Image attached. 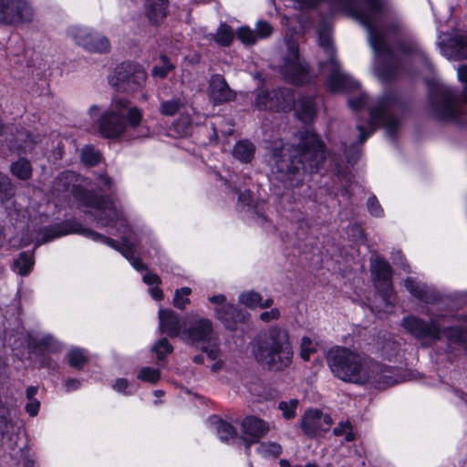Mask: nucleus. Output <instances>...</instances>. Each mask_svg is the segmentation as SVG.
I'll list each match as a JSON object with an SVG mask.
<instances>
[{
	"mask_svg": "<svg viewBox=\"0 0 467 467\" xmlns=\"http://www.w3.org/2000/svg\"><path fill=\"white\" fill-rule=\"evenodd\" d=\"M333 5L335 10L349 14L367 30L369 45L379 63L392 59L387 40L391 36H401L407 41L401 45V51L412 56L420 67L431 68L427 56L410 36L406 26L386 0H336Z\"/></svg>",
	"mask_w": 467,
	"mask_h": 467,
	"instance_id": "f257e3e1",
	"label": "nucleus"
},
{
	"mask_svg": "<svg viewBox=\"0 0 467 467\" xmlns=\"http://www.w3.org/2000/svg\"><path fill=\"white\" fill-rule=\"evenodd\" d=\"M269 164L276 178L291 188L301 184L305 173L317 172L326 159L325 145L318 136L306 130L296 147L282 140L271 142Z\"/></svg>",
	"mask_w": 467,
	"mask_h": 467,
	"instance_id": "f03ea898",
	"label": "nucleus"
},
{
	"mask_svg": "<svg viewBox=\"0 0 467 467\" xmlns=\"http://www.w3.org/2000/svg\"><path fill=\"white\" fill-rule=\"evenodd\" d=\"M256 362L271 371H284L293 361L294 351L289 332L279 325H271L257 332L250 342Z\"/></svg>",
	"mask_w": 467,
	"mask_h": 467,
	"instance_id": "7ed1b4c3",
	"label": "nucleus"
},
{
	"mask_svg": "<svg viewBox=\"0 0 467 467\" xmlns=\"http://www.w3.org/2000/svg\"><path fill=\"white\" fill-rule=\"evenodd\" d=\"M99 113L97 105L90 107L89 116L97 118L96 127L99 133L106 139H118L126 133L128 128L136 130L142 120L140 109L131 106L130 101L123 97L115 96L109 110Z\"/></svg>",
	"mask_w": 467,
	"mask_h": 467,
	"instance_id": "20e7f679",
	"label": "nucleus"
},
{
	"mask_svg": "<svg viewBox=\"0 0 467 467\" xmlns=\"http://www.w3.org/2000/svg\"><path fill=\"white\" fill-rule=\"evenodd\" d=\"M70 233L81 234L94 241L104 243L115 250L120 252L121 254L129 260V262L137 271L141 272L148 270L147 265H145L139 256H136L135 244L130 236L124 235L122 237V244L120 245L114 239L104 236L91 229L83 228L80 223L73 221H67L63 223H58L44 228L41 232V237H39L36 242V246L41 245L55 238Z\"/></svg>",
	"mask_w": 467,
	"mask_h": 467,
	"instance_id": "39448f33",
	"label": "nucleus"
},
{
	"mask_svg": "<svg viewBox=\"0 0 467 467\" xmlns=\"http://www.w3.org/2000/svg\"><path fill=\"white\" fill-rule=\"evenodd\" d=\"M327 365L337 379L358 385L367 384L372 358L344 347L332 348L327 352Z\"/></svg>",
	"mask_w": 467,
	"mask_h": 467,
	"instance_id": "423d86ee",
	"label": "nucleus"
},
{
	"mask_svg": "<svg viewBox=\"0 0 467 467\" xmlns=\"http://www.w3.org/2000/svg\"><path fill=\"white\" fill-rule=\"evenodd\" d=\"M441 317V316L433 315L430 320L426 321L411 315L402 318L401 327L424 345L440 340L442 334L450 343L467 344V329L451 327L442 330Z\"/></svg>",
	"mask_w": 467,
	"mask_h": 467,
	"instance_id": "0eeeda50",
	"label": "nucleus"
},
{
	"mask_svg": "<svg viewBox=\"0 0 467 467\" xmlns=\"http://www.w3.org/2000/svg\"><path fill=\"white\" fill-rule=\"evenodd\" d=\"M402 105L394 94H385L380 97L375 105L369 108V121L368 128L361 124L357 125L358 130V141L363 143L378 127H384L391 136L400 126L398 113Z\"/></svg>",
	"mask_w": 467,
	"mask_h": 467,
	"instance_id": "6e6552de",
	"label": "nucleus"
},
{
	"mask_svg": "<svg viewBox=\"0 0 467 467\" xmlns=\"http://www.w3.org/2000/svg\"><path fill=\"white\" fill-rule=\"evenodd\" d=\"M317 34L319 46L327 57V61L320 62V68L322 73L327 76L328 88L333 92H337L358 88V83L340 69V66L335 57L329 27L327 26H321Z\"/></svg>",
	"mask_w": 467,
	"mask_h": 467,
	"instance_id": "1a4fd4ad",
	"label": "nucleus"
},
{
	"mask_svg": "<svg viewBox=\"0 0 467 467\" xmlns=\"http://www.w3.org/2000/svg\"><path fill=\"white\" fill-rule=\"evenodd\" d=\"M429 99L433 113L443 120L457 119L461 108L467 102V94H458L443 82L438 81L431 88Z\"/></svg>",
	"mask_w": 467,
	"mask_h": 467,
	"instance_id": "9d476101",
	"label": "nucleus"
},
{
	"mask_svg": "<svg viewBox=\"0 0 467 467\" xmlns=\"http://www.w3.org/2000/svg\"><path fill=\"white\" fill-rule=\"evenodd\" d=\"M147 79V73L138 63L123 62L110 78V84L120 92L134 93L140 90Z\"/></svg>",
	"mask_w": 467,
	"mask_h": 467,
	"instance_id": "9b49d317",
	"label": "nucleus"
},
{
	"mask_svg": "<svg viewBox=\"0 0 467 467\" xmlns=\"http://www.w3.org/2000/svg\"><path fill=\"white\" fill-rule=\"evenodd\" d=\"M286 54L283 57L280 72L289 82L299 85L308 80V70L299 57L298 46L292 40L286 41Z\"/></svg>",
	"mask_w": 467,
	"mask_h": 467,
	"instance_id": "f8f14e48",
	"label": "nucleus"
},
{
	"mask_svg": "<svg viewBox=\"0 0 467 467\" xmlns=\"http://www.w3.org/2000/svg\"><path fill=\"white\" fill-rule=\"evenodd\" d=\"M67 33L76 45L88 52L106 54L111 49L109 39L98 32L75 26L69 27Z\"/></svg>",
	"mask_w": 467,
	"mask_h": 467,
	"instance_id": "ddd939ff",
	"label": "nucleus"
},
{
	"mask_svg": "<svg viewBox=\"0 0 467 467\" xmlns=\"http://www.w3.org/2000/svg\"><path fill=\"white\" fill-rule=\"evenodd\" d=\"M76 175L73 171H64L60 173L54 182V191L60 193H71L83 205H94L98 203L95 192L77 185Z\"/></svg>",
	"mask_w": 467,
	"mask_h": 467,
	"instance_id": "4468645a",
	"label": "nucleus"
},
{
	"mask_svg": "<svg viewBox=\"0 0 467 467\" xmlns=\"http://www.w3.org/2000/svg\"><path fill=\"white\" fill-rule=\"evenodd\" d=\"M32 18L33 10L26 0H0V25L13 26Z\"/></svg>",
	"mask_w": 467,
	"mask_h": 467,
	"instance_id": "2eb2a0df",
	"label": "nucleus"
},
{
	"mask_svg": "<svg viewBox=\"0 0 467 467\" xmlns=\"http://www.w3.org/2000/svg\"><path fill=\"white\" fill-rule=\"evenodd\" d=\"M97 202L94 205H85L95 210L90 214L94 217L97 223L102 226H114L116 223L120 222L125 225V220L119 210L117 209L113 201L105 195H99L95 193Z\"/></svg>",
	"mask_w": 467,
	"mask_h": 467,
	"instance_id": "dca6fc26",
	"label": "nucleus"
},
{
	"mask_svg": "<svg viewBox=\"0 0 467 467\" xmlns=\"http://www.w3.org/2000/svg\"><path fill=\"white\" fill-rule=\"evenodd\" d=\"M294 94L290 89L261 91L256 95L255 105L260 109L286 111L292 109Z\"/></svg>",
	"mask_w": 467,
	"mask_h": 467,
	"instance_id": "f3484780",
	"label": "nucleus"
},
{
	"mask_svg": "<svg viewBox=\"0 0 467 467\" xmlns=\"http://www.w3.org/2000/svg\"><path fill=\"white\" fill-rule=\"evenodd\" d=\"M371 271L375 276V286L388 304H391L392 271L389 264L378 255L371 257Z\"/></svg>",
	"mask_w": 467,
	"mask_h": 467,
	"instance_id": "a211bd4d",
	"label": "nucleus"
},
{
	"mask_svg": "<svg viewBox=\"0 0 467 467\" xmlns=\"http://www.w3.org/2000/svg\"><path fill=\"white\" fill-rule=\"evenodd\" d=\"M213 327L210 319L198 317L191 320L182 330V339L190 345L210 342Z\"/></svg>",
	"mask_w": 467,
	"mask_h": 467,
	"instance_id": "6ab92c4d",
	"label": "nucleus"
},
{
	"mask_svg": "<svg viewBox=\"0 0 467 467\" xmlns=\"http://www.w3.org/2000/svg\"><path fill=\"white\" fill-rule=\"evenodd\" d=\"M437 44L441 54L449 59L467 58V35H439Z\"/></svg>",
	"mask_w": 467,
	"mask_h": 467,
	"instance_id": "aec40b11",
	"label": "nucleus"
},
{
	"mask_svg": "<svg viewBox=\"0 0 467 467\" xmlns=\"http://www.w3.org/2000/svg\"><path fill=\"white\" fill-rule=\"evenodd\" d=\"M332 420L329 415L324 414L317 410H308L305 412L301 428L307 436H315L329 430Z\"/></svg>",
	"mask_w": 467,
	"mask_h": 467,
	"instance_id": "412c9836",
	"label": "nucleus"
},
{
	"mask_svg": "<svg viewBox=\"0 0 467 467\" xmlns=\"http://www.w3.org/2000/svg\"><path fill=\"white\" fill-rule=\"evenodd\" d=\"M270 431V424L256 417H247L241 424V437L248 446L258 441Z\"/></svg>",
	"mask_w": 467,
	"mask_h": 467,
	"instance_id": "4be33fe9",
	"label": "nucleus"
},
{
	"mask_svg": "<svg viewBox=\"0 0 467 467\" xmlns=\"http://www.w3.org/2000/svg\"><path fill=\"white\" fill-rule=\"evenodd\" d=\"M397 373L393 368L388 367L372 359L368 369L367 384L374 385L377 388H386L397 382Z\"/></svg>",
	"mask_w": 467,
	"mask_h": 467,
	"instance_id": "5701e85b",
	"label": "nucleus"
},
{
	"mask_svg": "<svg viewBox=\"0 0 467 467\" xmlns=\"http://www.w3.org/2000/svg\"><path fill=\"white\" fill-rule=\"evenodd\" d=\"M272 34V26L264 20L256 23L255 30L248 26H242L237 30V37L245 46H253L259 40L268 38Z\"/></svg>",
	"mask_w": 467,
	"mask_h": 467,
	"instance_id": "b1692460",
	"label": "nucleus"
},
{
	"mask_svg": "<svg viewBox=\"0 0 467 467\" xmlns=\"http://www.w3.org/2000/svg\"><path fill=\"white\" fill-rule=\"evenodd\" d=\"M160 329L167 333L171 337L182 335V327L178 315L171 309H161L159 311Z\"/></svg>",
	"mask_w": 467,
	"mask_h": 467,
	"instance_id": "393cba45",
	"label": "nucleus"
},
{
	"mask_svg": "<svg viewBox=\"0 0 467 467\" xmlns=\"http://www.w3.org/2000/svg\"><path fill=\"white\" fill-rule=\"evenodd\" d=\"M405 286L413 296L425 303L433 304L439 298V295L432 287L412 278H407L405 280Z\"/></svg>",
	"mask_w": 467,
	"mask_h": 467,
	"instance_id": "a878e982",
	"label": "nucleus"
},
{
	"mask_svg": "<svg viewBox=\"0 0 467 467\" xmlns=\"http://www.w3.org/2000/svg\"><path fill=\"white\" fill-rule=\"evenodd\" d=\"M232 90L225 79L221 75L212 77L209 87L211 99L215 104H222L228 101L231 98Z\"/></svg>",
	"mask_w": 467,
	"mask_h": 467,
	"instance_id": "bb28decb",
	"label": "nucleus"
},
{
	"mask_svg": "<svg viewBox=\"0 0 467 467\" xmlns=\"http://www.w3.org/2000/svg\"><path fill=\"white\" fill-rule=\"evenodd\" d=\"M296 117L305 123L311 122L316 116V104L311 97H302L292 103Z\"/></svg>",
	"mask_w": 467,
	"mask_h": 467,
	"instance_id": "cd10ccee",
	"label": "nucleus"
},
{
	"mask_svg": "<svg viewBox=\"0 0 467 467\" xmlns=\"http://www.w3.org/2000/svg\"><path fill=\"white\" fill-rule=\"evenodd\" d=\"M16 136L9 140L10 147L23 153L30 151L38 142L36 138L23 128H16Z\"/></svg>",
	"mask_w": 467,
	"mask_h": 467,
	"instance_id": "c85d7f7f",
	"label": "nucleus"
},
{
	"mask_svg": "<svg viewBox=\"0 0 467 467\" xmlns=\"http://www.w3.org/2000/svg\"><path fill=\"white\" fill-rule=\"evenodd\" d=\"M168 0H146L145 12L152 24L161 23L166 16Z\"/></svg>",
	"mask_w": 467,
	"mask_h": 467,
	"instance_id": "c756f323",
	"label": "nucleus"
},
{
	"mask_svg": "<svg viewBox=\"0 0 467 467\" xmlns=\"http://www.w3.org/2000/svg\"><path fill=\"white\" fill-rule=\"evenodd\" d=\"M10 172L18 180L28 181L33 175L31 162L26 158H19L10 165Z\"/></svg>",
	"mask_w": 467,
	"mask_h": 467,
	"instance_id": "7c9ffc66",
	"label": "nucleus"
},
{
	"mask_svg": "<svg viewBox=\"0 0 467 467\" xmlns=\"http://www.w3.org/2000/svg\"><path fill=\"white\" fill-rule=\"evenodd\" d=\"M210 425L216 429L217 434L222 441H228L233 437V427L216 415H212L208 419Z\"/></svg>",
	"mask_w": 467,
	"mask_h": 467,
	"instance_id": "2f4dec72",
	"label": "nucleus"
},
{
	"mask_svg": "<svg viewBox=\"0 0 467 467\" xmlns=\"http://www.w3.org/2000/svg\"><path fill=\"white\" fill-rule=\"evenodd\" d=\"M209 39L213 40L216 44L222 47H228L232 44L234 39V33L232 27L223 23L220 25L215 34H210Z\"/></svg>",
	"mask_w": 467,
	"mask_h": 467,
	"instance_id": "473e14b6",
	"label": "nucleus"
},
{
	"mask_svg": "<svg viewBox=\"0 0 467 467\" xmlns=\"http://www.w3.org/2000/svg\"><path fill=\"white\" fill-rule=\"evenodd\" d=\"M255 151V147L247 140H243L235 143V159L241 162L247 163L252 161Z\"/></svg>",
	"mask_w": 467,
	"mask_h": 467,
	"instance_id": "72a5a7b5",
	"label": "nucleus"
},
{
	"mask_svg": "<svg viewBox=\"0 0 467 467\" xmlns=\"http://www.w3.org/2000/svg\"><path fill=\"white\" fill-rule=\"evenodd\" d=\"M217 318L230 330L234 329V306L231 304L215 307Z\"/></svg>",
	"mask_w": 467,
	"mask_h": 467,
	"instance_id": "f704fd0d",
	"label": "nucleus"
},
{
	"mask_svg": "<svg viewBox=\"0 0 467 467\" xmlns=\"http://www.w3.org/2000/svg\"><path fill=\"white\" fill-rule=\"evenodd\" d=\"M184 102L181 98H172L170 100L161 101L160 105V112L164 116H174L183 107Z\"/></svg>",
	"mask_w": 467,
	"mask_h": 467,
	"instance_id": "c9c22d12",
	"label": "nucleus"
},
{
	"mask_svg": "<svg viewBox=\"0 0 467 467\" xmlns=\"http://www.w3.org/2000/svg\"><path fill=\"white\" fill-rule=\"evenodd\" d=\"M239 303L247 308H258L261 301V294L254 290H246L242 292L238 296Z\"/></svg>",
	"mask_w": 467,
	"mask_h": 467,
	"instance_id": "e433bc0d",
	"label": "nucleus"
},
{
	"mask_svg": "<svg viewBox=\"0 0 467 467\" xmlns=\"http://www.w3.org/2000/svg\"><path fill=\"white\" fill-rule=\"evenodd\" d=\"M160 60L161 64L156 65L152 67L151 75L154 78H165L171 71L174 70L175 66L165 55H161L160 57Z\"/></svg>",
	"mask_w": 467,
	"mask_h": 467,
	"instance_id": "4c0bfd02",
	"label": "nucleus"
},
{
	"mask_svg": "<svg viewBox=\"0 0 467 467\" xmlns=\"http://www.w3.org/2000/svg\"><path fill=\"white\" fill-rule=\"evenodd\" d=\"M299 405L297 399H290L288 400H282L278 403V410L282 412V416L285 420H292L296 416V410Z\"/></svg>",
	"mask_w": 467,
	"mask_h": 467,
	"instance_id": "58836bf2",
	"label": "nucleus"
},
{
	"mask_svg": "<svg viewBox=\"0 0 467 467\" xmlns=\"http://www.w3.org/2000/svg\"><path fill=\"white\" fill-rule=\"evenodd\" d=\"M14 265L18 268V272L21 275H26L31 271L34 261L32 255L26 252H22L18 258L15 260Z\"/></svg>",
	"mask_w": 467,
	"mask_h": 467,
	"instance_id": "ea45409f",
	"label": "nucleus"
},
{
	"mask_svg": "<svg viewBox=\"0 0 467 467\" xmlns=\"http://www.w3.org/2000/svg\"><path fill=\"white\" fill-rule=\"evenodd\" d=\"M101 160V155L99 150H95L92 146H85L81 151V161L88 166H95Z\"/></svg>",
	"mask_w": 467,
	"mask_h": 467,
	"instance_id": "a19ab883",
	"label": "nucleus"
},
{
	"mask_svg": "<svg viewBox=\"0 0 467 467\" xmlns=\"http://www.w3.org/2000/svg\"><path fill=\"white\" fill-rule=\"evenodd\" d=\"M151 351L156 354L157 360L160 362L173 351V347L169 343L167 338L163 337L152 346Z\"/></svg>",
	"mask_w": 467,
	"mask_h": 467,
	"instance_id": "79ce46f5",
	"label": "nucleus"
},
{
	"mask_svg": "<svg viewBox=\"0 0 467 467\" xmlns=\"http://www.w3.org/2000/svg\"><path fill=\"white\" fill-rule=\"evenodd\" d=\"M137 378L144 382L156 384L161 379V371L150 367H143L139 371Z\"/></svg>",
	"mask_w": 467,
	"mask_h": 467,
	"instance_id": "37998d69",
	"label": "nucleus"
},
{
	"mask_svg": "<svg viewBox=\"0 0 467 467\" xmlns=\"http://www.w3.org/2000/svg\"><path fill=\"white\" fill-rule=\"evenodd\" d=\"M192 289L190 287H182L181 289H177L173 297V306L179 309H184L188 304H190V299L188 296L191 295Z\"/></svg>",
	"mask_w": 467,
	"mask_h": 467,
	"instance_id": "c03bdc74",
	"label": "nucleus"
},
{
	"mask_svg": "<svg viewBox=\"0 0 467 467\" xmlns=\"http://www.w3.org/2000/svg\"><path fill=\"white\" fill-rule=\"evenodd\" d=\"M258 451L265 457H277L282 452V447L277 442L267 441L259 445Z\"/></svg>",
	"mask_w": 467,
	"mask_h": 467,
	"instance_id": "a18cd8bd",
	"label": "nucleus"
},
{
	"mask_svg": "<svg viewBox=\"0 0 467 467\" xmlns=\"http://www.w3.org/2000/svg\"><path fill=\"white\" fill-rule=\"evenodd\" d=\"M14 194V188L9 177L0 172V199L7 200Z\"/></svg>",
	"mask_w": 467,
	"mask_h": 467,
	"instance_id": "49530a36",
	"label": "nucleus"
},
{
	"mask_svg": "<svg viewBox=\"0 0 467 467\" xmlns=\"http://www.w3.org/2000/svg\"><path fill=\"white\" fill-rule=\"evenodd\" d=\"M87 362L88 358L82 350L72 349L68 353V363L71 367L81 369Z\"/></svg>",
	"mask_w": 467,
	"mask_h": 467,
	"instance_id": "de8ad7c7",
	"label": "nucleus"
},
{
	"mask_svg": "<svg viewBox=\"0 0 467 467\" xmlns=\"http://www.w3.org/2000/svg\"><path fill=\"white\" fill-rule=\"evenodd\" d=\"M333 433L336 436H345V441H352L355 439L354 433L352 432V427L348 421H341L334 429Z\"/></svg>",
	"mask_w": 467,
	"mask_h": 467,
	"instance_id": "09e8293b",
	"label": "nucleus"
},
{
	"mask_svg": "<svg viewBox=\"0 0 467 467\" xmlns=\"http://www.w3.org/2000/svg\"><path fill=\"white\" fill-rule=\"evenodd\" d=\"M258 319L265 324L278 321L281 318V311L277 307H272L271 309H263Z\"/></svg>",
	"mask_w": 467,
	"mask_h": 467,
	"instance_id": "8fccbe9b",
	"label": "nucleus"
},
{
	"mask_svg": "<svg viewBox=\"0 0 467 467\" xmlns=\"http://www.w3.org/2000/svg\"><path fill=\"white\" fill-rule=\"evenodd\" d=\"M300 356L304 360H308L312 353L316 351L315 344L308 337L301 338Z\"/></svg>",
	"mask_w": 467,
	"mask_h": 467,
	"instance_id": "3c124183",
	"label": "nucleus"
},
{
	"mask_svg": "<svg viewBox=\"0 0 467 467\" xmlns=\"http://www.w3.org/2000/svg\"><path fill=\"white\" fill-rule=\"evenodd\" d=\"M367 205L368 212L370 213L371 215L375 217L382 216L383 210L375 196H371L368 198Z\"/></svg>",
	"mask_w": 467,
	"mask_h": 467,
	"instance_id": "603ef678",
	"label": "nucleus"
},
{
	"mask_svg": "<svg viewBox=\"0 0 467 467\" xmlns=\"http://www.w3.org/2000/svg\"><path fill=\"white\" fill-rule=\"evenodd\" d=\"M367 102H368V96L365 94H361L357 99H349L348 104L352 109L357 110V109L364 107L367 104Z\"/></svg>",
	"mask_w": 467,
	"mask_h": 467,
	"instance_id": "864d4df0",
	"label": "nucleus"
},
{
	"mask_svg": "<svg viewBox=\"0 0 467 467\" xmlns=\"http://www.w3.org/2000/svg\"><path fill=\"white\" fill-rule=\"evenodd\" d=\"M40 402L36 400H28V403L26 405V410L30 416H36L38 413Z\"/></svg>",
	"mask_w": 467,
	"mask_h": 467,
	"instance_id": "5fc2aeb1",
	"label": "nucleus"
},
{
	"mask_svg": "<svg viewBox=\"0 0 467 467\" xmlns=\"http://www.w3.org/2000/svg\"><path fill=\"white\" fill-rule=\"evenodd\" d=\"M376 74L382 80H388L392 77L393 69L389 67H379L376 68Z\"/></svg>",
	"mask_w": 467,
	"mask_h": 467,
	"instance_id": "6e6d98bb",
	"label": "nucleus"
},
{
	"mask_svg": "<svg viewBox=\"0 0 467 467\" xmlns=\"http://www.w3.org/2000/svg\"><path fill=\"white\" fill-rule=\"evenodd\" d=\"M142 280L148 285H158L161 283V280L159 277V275L153 273H147L146 275H143Z\"/></svg>",
	"mask_w": 467,
	"mask_h": 467,
	"instance_id": "4d7b16f0",
	"label": "nucleus"
},
{
	"mask_svg": "<svg viewBox=\"0 0 467 467\" xmlns=\"http://www.w3.org/2000/svg\"><path fill=\"white\" fill-rule=\"evenodd\" d=\"M457 77L460 82L464 83V89L467 91V66L462 65L457 69Z\"/></svg>",
	"mask_w": 467,
	"mask_h": 467,
	"instance_id": "13d9d810",
	"label": "nucleus"
},
{
	"mask_svg": "<svg viewBox=\"0 0 467 467\" xmlns=\"http://www.w3.org/2000/svg\"><path fill=\"white\" fill-rule=\"evenodd\" d=\"M129 386V381L126 379H118L113 385V389L119 392L127 394L126 389Z\"/></svg>",
	"mask_w": 467,
	"mask_h": 467,
	"instance_id": "bf43d9fd",
	"label": "nucleus"
},
{
	"mask_svg": "<svg viewBox=\"0 0 467 467\" xmlns=\"http://www.w3.org/2000/svg\"><path fill=\"white\" fill-rule=\"evenodd\" d=\"M99 179L101 181V182L104 184V186L108 190H111L113 187V180L109 176H108L106 173L99 174Z\"/></svg>",
	"mask_w": 467,
	"mask_h": 467,
	"instance_id": "052dcab7",
	"label": "nucleus"
},
{
	"mask_svg": "<svg viewBox=\"0 0 467 467\" xmlns=\"http://www.w3.org/2000/svg\"><path fill=\"white\" fill-rule=\"evenodd\" d=\"M250 320H251V314L248 312L240 311L239 313L235 314V324L237 322L247 323Z\"/></svg>",
	"mask_w": 467,
	"mask_h": 467,
	"instance_id": "680f3d73",
	"label": "nucleus"
},
{
	"mask_svg": "<svg viewBox=\"0 0 467 467\" xmlns=\"http://www.w3.org/2000/svg\"><path fill=\"white\" fill-rule=\"evenodd\" d=\"M274 306V299L272 297H267L265 299H263V296H261V301L258 305V308L260 309H271Z\"/></svg>",
	"mask_w": 467,
	"mask_h": 467,
	"instance_id": "e2e57ef3",
	"label": "nucleus"
},
{
	"mask_svg": "<svg viewBox=\"0 0 467 467\" xmlns=\"http://www.w3.org/2000/svg\"><path fill=\"white\" fill-rule=\"evenodd\" d=\"M79 386H80V382H79V380H78L76 379H68L66 381L67 391L78 389L79 388Z\"/></svg>",
	"mask_w": 467,
	"mask_h": 467,
	"instance_id": "0e129e2a",
	"label": "nucleus"
},
{
	"mask_svg": "<svg viewBox=\"0 0 467 467\" xmlns=\"http://www.w3.org/2000/svg\"><path fill=\"white\" fill-rule=\"evenodd\" d=\"M150 296L156 300H161L163 298L162 290L157 286L150 289Z\"/></svg>",
	"mask_w": 467,
	"mask_h": 467,
	"instance_id": "69168bd1",
	"label": "nucleus"
},
{
	"mask_svg": "<svg viewBox=\"0 0 467 467\" xmlns=\"http://www.w3.org/2000/svg\"><path fill=\"white\" fill-rule=\"evenodd\" d=\"M209 300L213 303V304H216L217 306H220L222 305H226L224 302H225V296H223V295H217V296H213L212 297L209 298Z\"/></svg>",
	"mask_w": 467,
	"mask_h": 467,
	"instance_id": "338daca9",
	"label": "nucleus"
},
{
	"mask_svg": "<svg viewBox=\"0 0 467 467\" xmlns=\"http://www.w3.org/2000/svg\"><path fill=\"white\" fill-rule=\"evenodd\" d=\"M37 391H38V389L36 387H33V386L29 387L26 391L27 400H36L35 396L36 395Z\"/></svg>",
	"mask_w": 467,
	"mask_h": 467,
	"instance_id": "774afa93",
	"label": "nucleus"
}]
</instances>
